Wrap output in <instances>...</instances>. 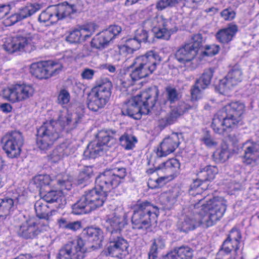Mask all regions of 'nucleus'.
Here are the masks:
<instances>
[{"mask_svg": "<svg viewBox=\"0 0 259 259\" xmlns=\"http://www.w3.org/2000/svg\"><path fill=\"white\" fill-rule=\"evenodd\" d=\"M161 62V58L153 51L137 57L130 67L137 65L130 73L132 80L136 81L152 74Z\"/></svg>", "mask_w": 259, "mask_h": 259, "instance_id": "20e7f679", "label": "nucleus"}, {"mask_svg": "<svg viewBox=\"0 0 259 259\" xmlns=\"http://www.w3.org/2000/svg\"><path fill=\"white\" fill-rule=\"evenodd\" d=\"M238 31L236 25H231L227 28L220 30L215 34L217 40L222 43L227 44L232 40Z\"/></svg>", "mask_w": 259, "mask_h": 259, "instance_id": "f704fd0d", "label": "nucleus"}, {"mask_svg": "<svg viewBox=\"0 0 259 259\" xmlns=\"http://www.w3.org/2000/svg\"><path fill=\"white\" fill-rule=\"evenodd\" d=\"M70 99V94L65 89H61L58 96V103L61 105H65L69 103Z\"/></svg>", "mask_w": 259, "mask_h": 259, "instance_id": "5fc2aeb1", "label": "nucleus"}, {"mask_svg": "<svg viewBox=\"0 0 259 259\" xmlns=\"http://www.w3.org/2000/svg\"><path fill=\"white\" fill-rule=\"evenodd\" d=\"M246 145L247 146L244 151L243 162L246 164H250L259 156V138L255 141H248Z\"/></svg>", "mask_w": 259, "mask_h": 259, "instance_id": "c756f323", "label": "nucleus"}, {"mask_svg": "<svg viewBox=\"0 0 259 259\" xmlns=\"http://www.w3.org/2000/svg\"><path fill=\"white\" fill-rule=\"evenodd\" d=\"M25 18L26 15L23 13L22 10L19 13H16L10 17V20L12 24H15Z\"/></svg>", "mask_w": 259, "mask_h": 259, "instance_id": "e2e57ef3", "label": "nucleus"}, {"mask_svg": "<svg viewBox=\"0 0 259 259\" xmlns=\"http://www.w3.org/2000/svg\"><path fill=\"white\" fill-rule=\"evenodd\" d=\"M44 201L43 200L37 201L34 204V208L38 218L49 220L52 214V211Z\"/></svg>", "mask_w": 259, "mask_h": 259, "instance_id": "e433bc0d", "label": "nucleus"}, {"mask_svg": "<svg viewBox=\"0 0 259 259\" xmlns=\"http://www.w3.org/2000/svg\"><path fill=\"white\" fill-rule=\"evenodd\" d=\"M38 39V35L36 34H32L25 32L18 34L12 38L9 39L3 47L6 51L10 53L23 49H25V52H30L36 49L34 44Z\"/></svg>", "mask_w": 259, "mask_h": 259, "instance_id": "1a4fd4ad", "label": "nucleus"}, {"mask_svg": "<svg viewBox=\"0 0 259 259\" xmlns=\"http://www.w3.org/2000/svg\"><path fill=\"white\" fill-rule=\"evenodd\" d=\"M1 143L7 156L13 158L20 155L24 139L21 132L14 131L5 135L2 138Z\"/></svg>", "mask_w": 259, "mask_h": 259, "instance_id": "9b49d317", "label": "nucleus"}, {"mask_svg": "<svg viewBox=\"0 0 259 259\" xmlns=\"http://www.w3.org/2000/svg\"><path fill=\"white\" fill-rule=\"evenodd\" d=\"M42 197V200L48 203L57 202L60 203L64 197L60 191L47 190L45 193L40 194Z\"/></svg>", "mask_w": 259, "mask_h": 259, "instance_id": "c03bdc74", "label": "nucleus"}, {"mask_svg": "<svg viewBox=\"0 0 259 259\" xmlns=\"http://www.w3.org/2000/svg\"><path fill=\"white\" fill-rule=\"evenodd\" d=\"M52 180L49 175H39L35 177L34 179V184L38 189L40 194L45 193L47 190L49 189V186Z\"/></svg>", "mask_w": 259, "mask_h": 259, "instance_id": "ea45409f", "label": "nucleus"}, {"mask_svg": "<svg viewBox=\"0 0 259 259\" xmlns=\"http://www.w3.org/2000/svg\"><path fill=\"white\" fill-rule=\"evenodd\" d=\"M244 104L239 101L232 102L227 104L221 111L231 123L236 127L242 123V116L245 111Z\"/></svg>", "mask_w": 259, "mask_h": 259, "instance_id": "a211bd4d", "label": "nucleus"}, {"mask_svg": "<svg viewBox=\"0 0 259 259\" xmlns=\"http://www.w3.org/2000/svg\"><path fill=\"white\" fill-rule=\"evenodd\" d=\"M208 88V87L203 82H199L196 79L195 83L190 89L191 99L193 101H198L202 98L204 90Z\"/></svg>", "mask_w": 259, "mask_h": 259, "instance_id": "58836bf2", "label": "nucleus"}, {"mask_svg": "<svg viewBox=\"0 0 259 259\" xmlns=\"http://www.w3.org/2000/svg\"><path fill=\"white\" fill-rule=\"evenodd\" d=\"M93 27V25L88 27H82L80 29H75L70 32L69 34L66 36V40L70 44H78L81 41V38L83 33L87 31H91L90 28Z\"/></svg>", "mask_w": 259, "mask_h": 259, "instance_id": "79ce46f5", "label": "nucleus"}, {"mask_svg": "<svg viewBox=\"0 0 259 259\" xmlns=\"http://www.w3.org/2000/svg\"><path fill=\"white\" fill-rule=\"evenodd\" d=\"M58 123L54 120L44 122L37 130L36 144L41 151L51 149L55 142L60 137Z\"/></svg>", "mask_w": 259, "mask_h": 259, "instance_id": "0eeeda50", "label": "nucleus"}, {"mask_svg": "<svg viewBox=\"0 0 259 259\" xmlns=\"http://www.w3.org/2000/svg\"><path fill=\"white\" fill-rule=\"evenodd\" d=\"M34 89L30 84H16L11 88L3 90V97L12 102L26 100L32 97Z\"/></svg>", "mask_w": 259, "mask_h": 259, "instance_id": "2eb2a0df", "label": "nucleus"}, {"mask_svg": "<svg viewBox=\"0 0 259 259\" xmlns=\"http://www.w3.org/2000/svg\"><path fill=\"white\" fill-rule=\"evenodd\" d=\"M140 47L141 44L135 37L129 38L124 45L118 46L119 52L120 54H132Z\"/></svg>", "mask_w": 259, "mask_h": 259, "instance_id": "4c0bfd02", "label": "nucleus"}, {"mask_svg": "<svg viewBox=\"0 0 259 259\" xmlns=\"http://www.w3.org/2000/svg\"><path fill=\"white\" fill-rule=\"evenodd\" d=\"M40 9V6L38 4L31 5L29 7L24 8L22 11L24 14L26 15V18L31 16Z\"/></svg>", "mask_w": 259, "mask_h": 259, "instance_id": "bf43d9fd", "label": "nucleus"}, {"mask_svg": "<svg viewBox=\"0 0 259 259\" xmlns=\"http://www.w3.org/2000/svg\"><path fill=\"white\" fill-rule=\"evenodd\" d=\"M63 228L75 231L81 228V223L79 221L69 222Z\"/></svg>", "mask_w": 259, "mask_h": 259, "instance_id": "0e129e2a", "label": "nucleus"}, {"mask_svg": "<svg viewBox=\"0 0 259 259\" xmlns=\"http://www.w3.org/2000/svg\"><path fill=\"white\" fill-rule=\"evenodd\" d=\"M145 23L151 27L154 36L159 39L168 40L178 30L176 23L163 15H156L146 20Z\"/></svg>", "mask_w": 259, "mask_h": 259, "instance_id": "6e6552de", "label": "nucleus"}, {"mask_svg": "<svg viewBox=\"0 0 259 259\" xmlns=\"http://www.w3.org/2000/svg\"><path fill=\"white\" fill-rule=\"evenodd\" d=\"M180 144L178 135L172 133L167 138L163 139L157 148L156 154L158 158L165 157L172 153L178 148Z\"/></svg>", "mask_w": 259, "mask_h": 259, "instance_id": "5701e85b", "label": "nucleus"}, {"mask_svg": "<svg viewBox=\"0 0 259 259\" xmlns=\"http://www.w3.org/2000/svg\"><path fill=\"white\" fill-rule=\"evenodd\" d=\"M179 259H192L194 255V250L188 246H181L174 249Z\"/></svg>", "mask_w": 259, "mask_h": 259, "instance_id": "49530a36", "label": "nucleus"}, {"mask_svg": "<svg viewBox=\"0 0 259 259\" xmlns=\"http://www.w3.org/2000/svg\"><path fill=\"white\" fill-rule=\"evenodd\" d=\"M127 175L126 168L114 167L105 170L96 180L100 190L97 188L85 191L80 199L72 206L75 214H85L103 206L111 190L123 182Z\"/></svg>", "mask_w": 259, "mask_h": 259, "instance_id": "f257e3e1", "label": "nucleus"}, {"mask_svg": "<svg viewBox=\"0 0 259 259\" xmlns=\"http://www.w3.org/2000/svg\"><path fill=\"white\" fill-rule=\"evenodd\" d=\"M213 73L214 69L210 68L205 70L202 75L197 80H199V82H203V84H206L209 87L213 75Z\"/></svg>", "mask_w": 259, "mask_h": 259, "instance_id": "603ef678", "label": "nucleus"}, {"mask_svg": "<svg viewBox=\"0 0 259 259\" xmlns=\"http://www.w3.org/2000/svg\"><path fill=\"white\" fill-rule=\"evenodd\" d=\"M93 176V168L91 166H84L80 171L78 181L79 183L82 184L84 182L88 181Z\"/></svg>", "mask_w": 259, "mask_h": 259, "instance_id": "8fccbe9b", "label": "nucleus"}, {"mask_svg": "<svg viewBox=\"0 0 259 259\" xmlns=\"http://www.w3.org/2000/svg\"><path fill=\"white\" fill-rule=\"evenodd\" d=\"M218 172V169L216 166L208 165L204 167L201 166L198 170L196 176L199 180L205 183L212 181Z\"/></svg>", "mask_w": 259, "mask_h": 259, "instance_id": "473e14b6", "label": "nucleus"}, {"mask_svg": "<svg viewBox=\"0 0 259 259\" xmlns=\"http://www.w3.org/2000/svg\"><path fill=\"white\" fill-rule=\"evenodd\" d=\"M220 50V47L218 45H212L207 46L205 48V51L203 52V54L207 56H212L218 53Z\"/></svg>", "mask_w": 259, "mask_h": 259, "instance_id": "052dcab7", "label": "nucleus"}, {"mask_svg": "<svg viewBox=\"0 0 259 259\" xmlns=\"http://www.w3.org/2000/svg\"><path fill=\"white\" fill-rule=\"evenodd\" d=\"M239 248V244L226 238L217 253L215 259H229V255L233 252L236 253Z\"/></svg>", "mask_w": 259, "mask_h": 259, "instance_id": "2f4dec72", "label": "nucleus"}, {"mask_svg": "<svg viewBox=\"0 0 259 259\" xmlns=\"http://www.w3.org/2000/svg\"><path fill=\"white\" fill-rule=\"evenodd\" d=\"M81 235L88 241L95 243V245L91 246L92 248H97L100 247L103 240V232L98 228H86L83 229Z\"/></svg>", "mask_w": 259, "mask_h": 259, "instance_id": "cd10ccee", "label": "nucleus"}, {"mask_svg": "<svg viewBox=\"0 0 259 259\" xmlns=\"http://www.w3.org/2000/svg\"><path fill=\"white\" fill-rule=\"evenodd\" d=\"M133 210L132 223L134 229H142L150 226L152 221L157 218L159 212L158 207L148 201L138 202Z\"/></svg>", "mask_w": 259, "mask_h": 259, "instance_id": "39448f33", "label": "nucleus"}, {"mask_svg": "<svg viewBox=\"0 0 259 259\" xmlns=\"http://www.w3.org/2000/svg\"><path fill=\"white\" fill-rule=\"evenodd\" d=\"M186 111L184 103H181L176 107L172 109L164 117L158 120V126L161 128L174 123L178 118L183 115Z\"/></svg>", "mask_w": 259, "mask_h": 259, "instance_id": "bb28decb", "label": "nucleus"}, {"mask_svg": "<svg viewBox=\"0 0 259 259\" xmlns=\"http://www.w3.org/2000/svg\"><path fill=\"white\" fill-rule=\"evenodd\" d=\"M159 90L156 86H152L138 94L137 97L139 98V102L143 109V114H148L151 109H152L158 99Z\"/></svg>", "mask_w": 259, "mask_h": 259, "instance_id": "6ab92c4d", "label": "nucleus"}, {"mask_svg": "<svg viewBox=\"0 0 259 259\" xmlns=\"http://www.w3.org/2000/svg\"><path fill=\"white\" fill-rule=\"evenodd\" d=\"M18 235L25 239H33L40 234L41 231L36 224L35 219L28 217L20 225L16 227Z\"/></svg>", "mask_w": 259, "mask_h": 259, "instance_id": "412c9836", "label": "nucleus"}, {"mask_svg": "<svg viewBox=\"0 0 259 259\" xmlns=\"http://www.w3.org/2000/svg\"><path fill=\"white\" fill-rule=\"evenodd\" d=\"M95 71L91 69L86 68L81 73L82 77L84 79H91L93 78Z\"/></svg>", "mask_w": 259, "mask_h": 259, "instance_id": "338daca9", "label": "nucleus"}, {"mask_svg": "<svg viewBox=\"0 0 259 259\" xmlns=\"http://www.w3.org/2000/svg\"><path fill=\"white\" fill-rule=\"evenodd\" d=\"M229 154L228 146L224 144L213 152L212 158L216 162H223L229 158Z\"/></svg>", "mask_w": 259, "mask_h": 259, "instance_id": "a18cd8bd", "label": "nucleus"}, {"mask_svg": "<svg viewBox=\"0 0 259 259\" xmlns=\"http://www.w3.org/2000/svg\"><path fill=\"white\" fill-rule=\"evenodd\" d=\"M211 126L215 133L222 135L227 129L235 128L221 110L214 116Z\"/></svg>", "mask_w": 259, "mask_h": 259, "instance_id": "a878e982", "label": "nucleus"}, {"mask_svg": "<svg viewBox=\"0 0 259 259\" xmlns=\"http://www.w3.org/2000/svg\"><path fill=\"white\" fill-rule=\"evenodd\" d=\"M202 141L204 142V143L209 147L215 145V142H214L213 140L211 139L210 135L208 133H206L202 138Z\"/></svg>", "mask_w": 259, "mask_h": 259, "instance_id": "774afa93", "label": "nucleus"}, {"mask_svg": "<svg viewBox=\"0 0 259 259\" xmlns=\"http://www.w3.org/2000/svg\"><path fill=\"white\" fill-rule=\"evenodd\" d=\"M106 224L107 231L110 233V235L113 234L121 235V232L126 224L124 216L116 213L106 220Z\"/></svg>", "mask_w": 259, "mask_h": 259, "instance_id": "c85d7f7f", "label": "nucleus"}, {"mask_svg": "<svg viewBox=\"0 0 259 259\" xmlns=\"http://www.w3.org/2000/svg\"><path fill=\"white\" fill-rule=\"evenodd\" d=\"M134 37L141 44V42L148 41V32L143 29H139L136 30Z\"/></svg>", "mask_w": 259, "mask_h": 259, "instance_id": "6e6d98bb", "label": "nucleus"}, {"mask_svg": "<svg viewBox=\"0 0 259 259\" xmlns=\"http://www.w3.org/2000/svg\"><path fill=\"white\" fill-rule=\"evenodd\" d=\"M112 84L107 78L101 79L96 82L95 93L89 95L87 105L89 109L97 112L105 107L111 95Z\"/></svg>", "mask_w": 259, "mask_h": 259, "instance_id": "423d86ee", "label": "nucleus"}, {"mask_svg": "<svg viewBox=\"0 0 259 259\" xmlns=\"http://www.w3.org/2000/svg\"><path fill=\"white\" fill-rule=\"evenodd\" d=\"M194 208L188 214L179 220L177 222V229L180 232L187 233L201 225V217L199 213H194Z\"/></svg>", "mask_w": 259, "mask_h": 259, "instance_id": "4be33fe9", "label": "nucleus"}, {"mask_svg": "<svg viewBox=\"0 0 259 259\" xmlns=\"http://www.w3.org/2000/svg\"><path fill=\"white\" fill-rule=\"evenodd\" d=\"M85 4L84 0H75L74 3L70 4L67 2L60 4L64 18L74 13H80L84 9Z\"/></svg>", "mask_w": 259, "mask_h": 259, "instance_id": "7c9ffc66", "label": "nucleus"}, {"mask_svg": "<svg viewBox=\"0 0 259 259\" xmlns=\"http://www.w3.org/2000/svg\"><path fill=\"white\" fill-rule=\"evenodd\" d=\"M129 246L127 241L121 235L113 234L109 237V245L107 248V255L113 257L122 258L125 253H128Z\"/></svg>", "mask_w": 259, "mask_h": 259, "instance_id": "f3484780", "label": "nucleus"}, {"mask_svg": "<svg viewBox=\"0 0 259 259\" xmlns=\"http://www.w3.org/2000/svg\"><path fill=\"white\" fill-rule=\"evenodd\" d=\"M139 98L136 96L129 100L123 106L121 112L123 115H127L135 119L141 118L142 113V106L139 102Z\"/></svg>", "mask_w": 259, "mask_h": 259, "instance_id": "393cba45", "label": "nucleus"}, {"mask_svg": "<svg viewBox=\"0 0 259 259\" xmlns=\"http://www.w3.org/2000/svg\"><path fill=\"white\" fill-rule=\"evenodd\" d=\"M64 16L60 4L48 7L41 12L38 17V21L41 23L50 22L54 24L60 20L64 19Z\"/></svg>", "mask_w": 259, "mask_h": 259, "instance_id": "b1692460", "label": "nucleus"}, {"mask_svg": "<svg viewBox=\"0 0 259 259\" xmlns=\"http://www.w3.org/2000/svg\"><path fill=\"white\" fill-rule=\"evenodd\" d=\"M72 119L73 117L68 114L67 116L63 118L62 119L57 122L58 123V126H60L63 130L65 129L66 132H68L76 127V125L74 123L72 125L71 124Z\"/></svg>", "mask_w": 259, "mask_h": 259, "instance_id": "3c124183", "label": "nucleus"}, {"mask_svg": "<svg viewBox=\"0 0 259 259\" xmlns=\"http://www.w3.org/2000/svg\"><path fill=\"white\" fill-rule=\"evenodd\" d=\"M243 79V72L238 65L234 66L226 76L220 80L215 90L221 94H228Z\"/></svg>", "mask_w": 259, "mask_h": 259, "instance_id": "ddd939ff", "label": "nucleus"}, {"mask_svg": "<svg viewBox=\"0 0 259 259\" xmlns=\"http://www.w3.org/2000/svg\"><path fill=\"white\" fill-rule=\"evenodd\" d=\"M221 16L226 21H231L235 18L236 12L231 8H228L221 12Z\"/></svg>", "mask_w": 259, "mask_h": 259, "instance_id": "4d7b16f0", "label": "nucleus"}, {"mask_svg": "<svg viewBox=\"0 0 259 259\" xmlns=\"http://www.w3.org/2000/svg\"><path fill=\"white\" fill-rule=\"evenodd\" d=\"M58 185L60 188L63 190H70L72 187V184L71 181L69 180L67 176H64L61 177L58 176L57 179L56 180Z\"/></svg>", "mask_w": 259, "mask_h": 259, "instance_id": "864d4df0", "label": "nucleus"}, {"mask_svg": "<svg viewBox=\"0 0 259 259\" xmlns=\"http://www.w3.org/2000/svg\"><path fill=\"white\" fill-rule=\"evenodd\" d=\"M227 209L225 200L222 197H215L207 204L194 205V213H199L201 225L205 228L213 226L224 215Z\"/></svg>", "mask_w": 259, "mask_h": 259, "instance_id": "f03ea898", "label": "nucleus"}, {"mask_svg": "<svg viewBox=\"0 0 259 259\" xmlns=\"http://www.w3.org/2000/svg\"><path fill=\"white\" fill-rule=\"evenodd\" d=\"M227 238L230 240L236 242L240 244V241L241 238V234L239 230L233 228L228 235Z\"/></svg>", "mask_w": 259, "mask_h": 259, "instance_id": "13d9d810", "label": "nucleus"}, {"mask_svg": "<svg viewBox=\"0 0 259 259\" xmlns=\"http://www.w3.org/2000/svg\"><path fill=\"white\" fill-rule=\"evenodd\" d=\"M88 251L83 240L81 238L69 241L59 250L58 258L59 259H83L84 253Z\"/></svg>", "mask_w": 259, "mask_h": 259, "instance_id": "f8f14e48", "label": "nucleus"}, {"mask_svg": "<svg viewBox=\"0 0 259 259\" xmlns=\"http://www.w3.org/2000/svg\"><path fill=\"white\" fill-rule=\"evenodd\" d=\"M13 210V199L8 197L0 199V220H5Z\"/></svg>", "mask_w": 259, "mask_h": 259, "instance_id": "c9c22d12", "label": "nucleus"}, {"mask_svg": "<svg viewBox=\"0 0 259 259\" xmlns=\"http://www.w3.org/2000/svg\"><path fill=\"white\" fill-rule=\"evenodd\" d=\"M165 91V98H161L159 101L161 108L167 106L168 103L170 105L175 103L180 98V93L175 88L166 87Z\"/></svg>", "mask_w": 259, "mask_h": 259, "instance_id": "72a5a7b5", "label": "nucleus"}, {"mask_svg": "<svg viewBox=\"0 0 259 259\" xmlns=\"http://www.w3.org/2000/svg\"><path fill=\"white\" fill-rule=\"evenodd\" d=\"M119 141L120 145L125 150H131L135 147L138 140L133 135L125 132L119 137Z\"/></svg>", "mask_w": 259, "mask_h": 259, "instance_id": "a19ab883", "label": "nucleus"}, {"mask_svg": "<svg viewBox=\"0 0 259 259\" xmlns=\"http://www.w3.org/2000/svg\"><path fill=\"white\" fill-rule=\"evenodd\" d=\"M171 7L169 2L167 0H159L156 5V8L158 10L162 11L167 7Z\"/></svg>", "mask_w": 259, "mask_h": 259, "instance_id": "69168bd1", "label": "nucleus"}, {"mask_svg": "<svg viewBox=\"0 0 259 259\" xmlns=\"http://www.w3.org/2000/svg\"><path fill=\"white\" fill-rule=\"evenodd\" d=\"M117 131L114 130H102L96 136V140L90 142L83 152L87 158H95L103 155L116 142Z\"/></svg>", "mask_w": 259, "mask_h": 259, "instance_id": "7ed1b4c3", "label": "nucleus"}, {"mask_svg": "<svg viewBox=\"0 0 259 259\" xmlns=\"http://www.w3.org/2000/svg\"><path fill=\"white\" fill-rule=\"evenodd\" d=\"M164 246L165 239L163 237L159 236L154 238L148 253V259H156L158 249H162Z\"/></svg>", "mask_w": 259, "mask_h": 259, "instance_id": "37998d69", "label": "nucleus"}, {"mask_svg": "<svg viewBox=\"0 0 259 259\" xmlns=\"http://www.w3.org/2000/svg\"><path fill=\"white\" fill-rule=\"evenodd\" d=\"M202 41L203 38L201 34L193 35L190 42L185 44L176 51L175 58L179 62L184 65L191 62L196 56Z\"/></svg>", "mask_w": 259, "mask_h": 259, "instance_id": "9d476101", "label": "nucleus"}, {"mask_svg": "<svg viewBox=\"0 0 259 259\" xmlns=\"http://www.w3.org/2000/svg\"><path fill=\"white\" fill-rule=\"evenodd\" d=\"M68 149H63V146H60L54 149L52 153L49 155L50 160L53 162H57L59 161L64 155H68Z\"/></svg>", "mask_w": 259, "mask_h": 259, "instance_id": "09e8293b", "label": "nucleus"}, {"mask_svg": "<svg viewBox=\"0 0 259 259\" xmlns=\"http://www.w3.org/2000/svg\"><path fill=\"white\" fill-rule=\"evenodd\" d=\"M154 159L152 156H150L148 158V163L150 164V163H152L156 170H161L162 172L164 173L165 175L163 177H165L164 180H172L179 173L180 163L177 159H168L158 165H155L153 163Z\"/></svg>", "mask_w": 259, "mask_h": 259, "instance_id": "aec40b11", "label": "nucleus"}, {"mask_svg": "<svg viewBox=\"0 0 259 259\" xmlns=\"http://www.w3.org/2000/svg\"><path fill=\"white\" fill-rule=\"evenodd\" d=\"M183 193L179 187L174 188L164 193L162 197L166 199L167 202L170 204H172L176 202L178 197L181 195Z\"/></svg>", "mask_w": 259, "mask_h": 259, "instance_id": "de8ad7c7", "label": "nucleus"}, {"mask_svg": "<svg viewBox=\"0 0 259 259\" xmlns=\"http://www.w3.org/2000/svg\"><path fill=\"white\" fill-rule=\"evenodd\" d=\"M122 29L117 25H110L107 29L96 34L91 41V47L103 50L121 32Z\"/></svg>", "mask_w": 259, "mask_h": 259, "instance_id": "dca6fc26", "label": "nucleus"}, {"mask_svg": "<svg viewBox=\"0 0 259 259\" xmlns=\"http://www.w3.org/2000/svg\"><path fill=\"white\" fill-rule=\"evenodd\" d=\"M62 68L61 64L56 63L39 62L31 65L30 72L38 79H47L58 74L62 70Z\"/></svg>", "mask_w": 259, "mask_h": 259, "instance_id": "4468645a", "label": "nucleus"}, {"mask_svg": "<svg viewBox=\"0 0 259 259\" xmlns=\"http://www.w3.org/2000/svg\"><path fill=\"white\" fill-rule=\"evenodd\" d=\"M164 178L165 177H161L156 180L149 179L148 182V186L149 188L152 189L159 187L161 185L164 183H163V182L164 181Z\"/></svg>", "mask_w": 259, "mask_h": 259, "instance_id": "680f3d73", "label": "nucleus"}]
</instances>
